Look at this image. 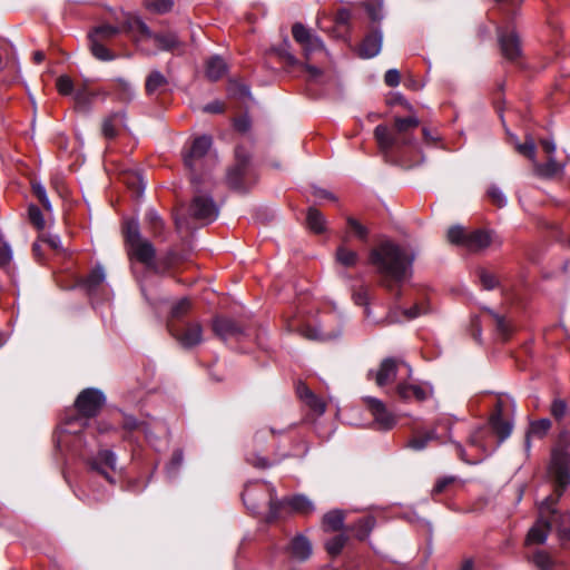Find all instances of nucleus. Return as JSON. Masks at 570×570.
Segmentation results:
<instances>
[{"label": "nucleus", "instance_id": "72a5a7b5", "mask_svg": "<svg viewBox=\"0 0 570 570\" xmlns=\"http://www.w3.org/2000/svg\"><path fill=\"white\" fill-rule=\"evenodd\" d=\"M105 278L106 275L104 268L97 266L82 279L81 285L88 293H94L104 283Z\"/></svg>", "mask_w": 570, "mask_h": 570}, {"label": "nucleus", "instance_id": "3c124183", "mask_svg": "<svg viewBox=\"0 0 570 570\" xmlns=\"http://www.w3.org/2000/svg\"><path fill=\"white\" fill-rule=\"evenodd\" d=\"M488 313L493 318V322L495 324L498 333L503 338H507L509 333H510V325H509V323L505 321V318L503 316L497 314L495 312H493L491 309H488Z\"/></svg>", "mask_w": 570, "mask_h": 570}, {"label": "nucleus", "instance_id": "338daca9", "mask_svg": "<svg viewBox=\"0 0 570 570\" xmlns=\"http://www.w3.org/2000/svg\"><path fill=\"white\" fill-rule=\"evenodd\" d=\"M454 421L452 417L450 416H442L436 422V426H435V431L438 430V428H443L444 430H446L448 432V438L449 440H451V428L453 425Z\"/></svg>", "mask_w": 570, "mask_h": 570}, {"label": "nucleus", "instance_id": "680f3d73", "mask_svg": "<svg viewBox=\"0 0 570 570\" xmlns=\"http://www.w3.org/2000/svg\"><path fill=\"white\" fill-rule=\"evenodd\" d=\"M567 403L563 400L557 399L551 404V414L554 419L561 420L567 414Z\"/></svg>", "mask_w": 570, "mask_h": 570}, {"label": "nucleus", "instance_id": "cd10ccee", "mask_svg": "<svg viewBox=\"0 0 570 570\" xmlns=\"http://www.w3.org/2000/svg\"><path fill=\"white\" fill-rule=\"evenodd\" d=\"M511 141L520 155L527 157L532 164L537 160V146L531 136H527L524 142H519L518 137L511 135Z\"/></svg>", "mask_w": 570, "mask_h": 570}, {"label": "nucleus", "instance_id": "ddd939ff", "mask_svg": "<svg viewBox=\"0 0 570 570\" xmlns=\"http://www.w3.org/2000/svg\"><path fill=\"white\" fill-rule=\"evenodd\" d=\"M396 393L399 397L406 402H423L433 395V387L425 382L409 383L400 382L396 385Z\"/></svg>", "mask_w": 570, "mask_h": 570}, {"label": "nucleus", "instance_id": "0e129e2a", "mask_svg": "<svg viewBox=\"0 0 570 570\" xmlns=\"http://www.w3.org/2000/svg\"><path fill=\"white\" fill-rule=\"evenodd\" d=\"M384 81L389 87H396L401 81V76L399 70L390 69L385 72Z\"/></svg>", "mask_w": 570, "mask_h": 570}, {"label": "nucleus", "instance_id": "8fccbe9b", "mask_svg": "<svg viewBox=\"0 0 570 570\" xmlns=\"http://www.w3.org/2000/svg\"><path fill=\"white\" fill-rule=\"evenodd\" d=\"M430 312V306L424 303V302H421V303H416L413 307L411 308H407V309H403V315H404V318L410 321V320H413V318H416L421 315H425Z\"/></svg>", "mask_w": 570, "mask_h": 570}, {"label": "nucleus", "instance_id": "5fc2aeb1", "mask_svg": "<svg viewBox=\"0 0 570 570\" xmlns=\"http://www.w3.org/2000/svg\"><path fill=\"white\" fill-rule=\"evenodd\" d=\"M316 414L322 415L326 411V403L314 393L304 402Z\"/></svg>", "mask_w": 570, "mask_h": 570}, {"label": "nucleus", "instance_id": "9d476101", "mask_svg": "<svg viewBox=\"0 0 570 570\" xmlns=\"http://www.w3.org/2000/svg\"><path fill=\"white\" fill-rule=\"evenodd\" d=\"M401 367L405 368L406 376L411 374V367L407 366L404 362L389 357L382 361L376 372L371 371L368 376H374L375 383L379 386H384L392 383L396 379V373L401 370Z\"/></svg>", "mask_w": 570, "mask_h": 570}, {"label": "nucleus", "instance_id": "9b49d317", "mask_svg": "<svg viewBox=\"0 0 570 570\" xmlns=\"http://www.w3.org/2000/svg\"><path fill=\"white\" fill-rule=\"evenodd\" d=\"M91 471L104 476L108 482L115 483L114 473L117 470L116 454L110 450H101L88 461Z\"/></svg>", "mask_w": 570, "mask_h": 570}, {"label": "nucleus", "instance_id": "4c0bfd02", "mask_svg": "<svg viewBox=\"0 0 570 570\" xmlns=\"http://www.w3.org/2000/svg\"><path fill=\"white\" fill-rule=\"evenodd\" d=\"M121 32V28L115 27L111 24H101L94 28L89 36L95 37L96 39H100L101 42H108L112 38H115L118 33Z\"/></svg>", "mask_w": 570, "mask_h": 570}, {"label": "nucleus", "instance_id": "f03ea898", "mask_svg": "<svg viewBox=\"0 0 570 570\" xmlns=\"http://www.w3.org/2000/svg\"><path fill=\"white\" fill-rule=\"evenodd\" d=\"M124 236L129 257L142 263L153 272L164 273L174 266L176 258L173 252L156 262V249L148 239L141 236L137 220L126 222Z\"/></svg>", "mask_w": 570, "mask_h": 570}, {"label": "nucleus", "instance_id": "5701e85b", "mask_svg": "<svg viewBox=\"0 0 570 570\" xmlns=\"http://www.w3.org/2000/svg\"><path fill=\"white\" fill-rule=\"evenodd\" d=\"M492 243V235L490 232L476 229L470 232L465 238V247L470 252H480L485 249Z\"/></svg>", "mask_w": 570, "mask_h": 570}, {"label": "nucleus", "instance_id": "e2e57ef3", "mask_svg": "<svg viewBox=\"0 0 570 570\" xmlns=\"http://www.w3.org/2000/svg\"><path fill=\"white\" fill-rule=\"evenodd\" d=\"M454 482V476H443L439 479L432 490V494L438 495L444 493L448 490V488L452 485Z\"/></svg>", "mask_w": 570, "mask_h": 570}, {"label": "nucleus", "instance_id": "4d7b16f0", "mask_svg": "<svg viewBox=\"0 0 570 570\" xmlns=\"http://www.w3.org/2000/svg\"><path fill=\"white\" fill-rule=\"evenodd\" d=\"M32 191L36 195V197L38 198V200L41 203V205L45 207V209L51 210V204L47 196V191L40 183L32 184Z\"/></svg>", "mask_w": 570, "mask_h": 570}, {"label": "nucleus", "instance_id": "2eb2a0df", "mask_svg": "<svg viewBox=\"0 0 570 570\" xmlns=\"http://www.w3.org/2000/svg\"><path fill=\"white\" fill-rule=\"evenodd\" d=\"M190 214L194 218L204 223H212L218 216V207L212 197L196 196L190 205Z\"/></svg>", "mask_w": 570, "mask_h": 570}, {"label": "nucleus", "instance_id": "ea45409f", "mask_svg": "<svg viewBox=\"0 0 570 570\" xmlns=\"http://www.w3.org/2000/svg\"><path fill=\"white\" fill-rule=\"evenodd\" d=\"M335 256L337 263L345 267H353L356 265L358 261V254L355 250L346 247L345 245H341L337 247Z\"/></svg>", "mask_w": 570, "mask_h": 570}, {"label": "nucleus", "instance_id": "2f4dec72", "mask_svg": "<svg viewBox=\"0 0 570 570\" xmlns=\"http://www.w3.org/2000/svg\"><path fill=\"white\" fill-rule=\"evenodd\" d=\"M344 513L341 510H333L323 517V530L325 532H335L343 529Z\"/></svg>", "mask_w": 570, "mask_h": 570}, {"label": "nucleus", "instance_id": "dca6fc26", "mask_svg": "<svg viewBox=\"0 0 570 570\" xmlns=\"http://www.w3.org/2000/svg\"><path fill=\"white\" fill-rule=\"evenodd\" d=\"M286 327L289 332H297L303 337L313 341H328L340 335V333L324 331L309 324H297L295 320L287 321Z\"/></svg>", "mask_w": 570, "mask_h": 570}, {"label": "nucleus", "instance_id": "f3484780", "mask_svg": "<svg viewBox=\"0 0 570 570\" xmlns=\"http://www.w3.org/2000/svg\"><path fill=\"white\" fill-rule=\"evenodd\" d=\"M121 31H125L132 36L134 40L137 43H140L145 40H150L154 36V32L149 29V27L136 16H128L122 23Z\"/></svg>", "mask_w": 570, "mask_h": 570}, {"label": "nucleus", "instance_id": "e433bc0d", "mask_svg": "<svg viewBox=\"0 0 570 570\" xmlns=\"http://www.w3.org/2000/svg\"><path fill=\"white\" fill-rule=\"evenodd\" d=\"M489 428L480 426L475 429L469 438V444L480 449L482 452L487 453L489 446Z\"/></svg>", "mask_w": 570, "mask_h": 570}, {"label": "nucleus", "instance_id": "412c9836", "mask_svg": "<svg viewBox=\"0 0 570 570\" xmlns=\"http://www.w3.org/2000/svg\"><path fill=\"white\" fill-rule=\"evenodd\" d=\"M382 48V33L374 30L365 36L360 48L358 55L362 58H373L381 51Z\"/></svg>", "mask_w": 570, "mask_h": 570}, {"label": "nucleus", "instance_id": "c03bdc74", "mask_svg": "<svg viewBox=\"0 0 570 570\" xmlns=\"http://www.w3.org/2000/svg\"><path fill=\"white\" fill-rule=\"evenodd\" d=\"M191 303L188 298H181L173 307L170 312V318L168 322L178 321L185 322L183 317L190 311Z\"/></svg>", "mask_w": 570, "mask_h": 570}, {"label": "nucleus", "instance_id": "a19ab883", "mask_svg": "<svg viewBox=\"0 0 570 570\" xmlns=\"http://www.w3.org/2000/svg\"><path fill=\"white\" fill-rule=\"evenodd\" d=\"M307 227L314 233H322L325 229V217L316 208H309L306 216Z\"/></svg>", "mask_w": 570, "mask_h": 570}, {"label": "nucleus", "instance_id": "79ce46f5", "mask_svg": "<svg viewBox=\"0 0 570 570\" xmlns=\"http://www.w3.org/2000/svg\"><path fill=\"white\" fill-rule=\"evenodd\" d=\"M347 540H348V538L344 533H341V534H337V535L331 538L325 543V549H326L327 553L331 557L338 556L342 552V550L344 549Z\"/></svg>", "mask_w": 570, "mask_h": 570}, {"label": "nucleus", "instance_id": "6e6552de", "mask_svg": "<svg viewBox=\"0 0 570 570\" xmlns=\"http://www.w3.org/2000/svg\"><path fill=\"white\" fill-rule=\"evenodd\" d=\"M105 395L96 389H86L77 397L75 405L81 415L75 419V422H81L83 419L96 416L105 404Z\"/></svg>", "mask_w": 570, "mask_h": 570}, {"label": "nucleus", "instance_id": "7ed1b4c3", "mask_svg": "<svg viewBox=\"0 0 570 570\" xmlns=\"http://www.w3.org/2000/svg\"><path fill=\"white\" fill-rule=\"evenodd\" d=\"M370 259L381 274L396 283L403 282L411 274L413 256L393 243H382L372 250Z\"/></svg>", "mask_w": 570, "mask_h": 570}, {"label": "nucleus", "instance_id": "6e6d98bb", "mask_svg": "<svg viewBox=\"0 0 570 570\" xmlns=\"http://www.w3.org/2000/svg\"><path fill=\"white\" fill-rule=\"evenodd\" d=\"M57 90L62 96H69L73 91V82L68 76H60L56 82Z\"/></svg>", "mask_w": 570, "mask_h": 570}, {"label": "nucleus", "instance_id": "37998d69", "mask_svg": "<svg viewBox=\"0 0 570 570\" xmlns=\"http://www.w3.org/2000/svg\"><path fill=\"white\" fill-rule=\"evenodd\" d=\"M436 439H439L438 432L435 430H432L424 434L413 436L409 441L407 446L413 450L420 451V450H423L430 441L436 440Z\"/></svg>", "mask_w": 570, "mask_h": 570}, {"label": "nucleus", "instance_id": "aec40b11", "mask_svg": "<svg viewBox=\"0 0 570 570\" xmlns=\"http://www.w3.org/2000/svg\"><path fill=\"white\" fill-rule=\"evenodd\" d=\"M312 551L311 541L303 534L295 535L287 547L289 556L301 562L306 561L312 556Z\"/></svg>", "mask_w": 570, "mask_h": 570}, {"label": "nucleus", "instance_id": "c756f323", "mask_svg": "<svg viewBox=\"0 0 570 570\" xmlns=\"http://www.w3.org/2000/svg\"><path fill=\"white\" fill-rule=\"evenodd\" d=\"M374 525H375L374 517L365 515L363 518H360L352 527L348 528V530L354 532V535L358 540H365L366 538H368Z\"/></svg>", "mask_w": 570, "mask_h": 570}, {"label": "nucleus", "instance_id": "58836bf2", "mask_svg": "<svg viewBox=\"0 0 570 570\" xmlns=\"http://www.w3.org/2000/svg\"><path fill=\"white\" fill-rule=\"evenodd\" d=\"M168 81L166 77L158 70L151 71L146 79V91L148 95H154L165 86Z\"/></svg>", "mask_w": 570, "mask_h": 570}, {"label": "nucleus", "instance_id": "423d86ee", "mask_svg": "<svg viewBox=\"0 0 570 570\" xmlns=\"http://www.w3.org/2000/svg\"><path fill=\"white\" fill-rule=\"evenodd\" d=\"M243 502L248 510L256 513L262 505L268 504L267 522L275 521L282 509V502L277 500L274 487L266 483L247 485L243 492Z\"/></svg>", "mask_w": 570, "mask_h": 570}, {"label": "nucleus", "instance_id": "13d9d810", "mask_svg": "<svg viewBox=\"0 0 570 570\" xmlns=\"http://www.w3.org/2000/svg\"><path fill=\"white\" fill-rule=\"evenodd\" d=\"M146 218L150 225V228L155 236L159 235L164 228V223L159 215L155 210H149L146 214Z\"/></svg>", "mask_w": 570, "mask_h": 570}, {"label": "nucleus", "instance_id": "473e14b6", "mask_svg": "<svg viewBox=\"0 0 570 570\" xmlns=\"http://www.w3.org/2000/svg\"><path fill=\"white\" fill-rule=\"evenodd\" d=\"M528 560L539 570H550L554 566V560L551 554L541 549H535L528 556Z\"/></svg>", "mask_w": 570, "mask_h": 570}, {"label": "nucleus", "instance_id": "69168bd1", "mask_svg": "<svg viewBox=\"0 0 570 570\" xmlns=\"http://www.w3.org/2000/svg\"><path fill=\"white\" fill-rule=\"evenodd\" d=\"M246 461L249 464H252L253 466L259 468V469H266V468H269L272 465L266 458H263V456H259V455H256V454L248 455L246 458Z\"/></svg>", "mask_w": 570, "mask_h": 570}, {"label": "nucleus", "instance_id": "49530a36", "mask_svg": "<svg viewBox=\"0 0 570 570\" xmlns=\"http://www.w3.org/2000/svg\"><path fill=\"white\" fill-rule=\"evenodd\" d=\"M469 233L465 232V229L461 226H452L448 230V240L451 244L461 245L465 247V238L468 237Z\"/></svg>", "mask_w": 570, "mask_h": 570}, {"label": "nucleus", "instance_id": "39448f33", "mask_svg": "<svg viewBox=\"0 0 570 570\" xmlns=\"http://www.w3.org/2000/svg\"><path fill=\"white\" fill-rule=\"evenodd\" d=\"M549 473L556 485V497L546 498L540 505L541 512L551 511L564 489L570 484V453L563 449H556L552 452Z\"/></svg>", "mask_w": 570, "mask_h": 570}, {"label": "nucleus", "instance_id": "bf43d9fd", "mask_svg": "<svg viewBox=\"0 0 570 570\" xmlns=\"http://www.w3.org/2000/svg\"><path fill=\"white\" fill-rule=\"evenodd\" d=\"M228 92L233 96H237L239 98H245L250 96L249 87L245 83L238 81H230L228 86Z\"/></svg>", "mask_w": 570, "mask_h": 570}, {"label": "nucleus", "instance_id": "7c9ffc66", "mask_svg": "<svg viewBox=\"0 0 570 570\" xmlns=\"http://www.w3.org/2000/svg\"><path fill=\"white\" fill-rule=\"evenodd\" d=\"M551 429V421L549 419H540L530 423L527 432V446H530V439H542Z\"/></svg>", "mask_w": 570, "mask_h": 570}, {"label": "nucleus", "instance_id": "f257e3e1", "mask_svg": "<svg viewBox=\"0 0 570 570\" xmlns=\"http://www.w3.org/2000/svg\"><path fill=\"white\" fill-rule=\"evenodd\" d=\"M292 35L294 40L301 46L303 56L305 59L304 63H301L294 55H292L288 50L287 41L283 47L277 49H272L271 52L277 55L284 63L294 67L302 66L308 72L311 79H317L323 75V70L313 65L312 60L316 57L327 58L328 53L326 48L322 41V39L312 33L311 30L305 28L302 23H294L292 27Z\"/></svg>", "mask_w": 570, "mask_h": 570}, {"label": "nucleus", "instance_id": "a878e982", "mask_svg": "<svg viewBox=\"0 0 570 570\" xmlns=\"http://www.w3.org/2000/svg\"><path fill=\"white\" fill-rule=\"evenodd\" d=\"M213 330L219 337L227 340L240 333L239 326L230 318L219 317L213 323Z\"/></svg>", "mask_w": 570, "mask_h": 570}, {"label": "nucleus", "instance_id": "a18cd8bd", "mask_svg": "<svg viewBox=\"0 0 570 570\" xmlns=\"http://www.w3.org/2000/svg\"><path fill=\"white\" fill-rule=\"evenodd\" d=\"M144 4L147 10L163 14L171 10L174 2L173 0H144Z\"/></svg>", "mask_w": 570, "mask_h": 570}, {"label": "nucleus", "instance_id": "774afa93", "mask_svg": "<svg viewBox=\"0 0 570 570\" xmlns=\"http://www.w3.org/2000/svg\"><path fill=\"white\" fill-rule=\"evenodd\" d=\"M94 94L89 92L86 87L78 88L75 92V100L77 102H89Z\"/></svg>", "mask_w": 570, "mask_h": 570}, {"label": "nucleus", "instance_id": "4468645a", "mask_svg": "<svg viewBox=\"0 0 570 570\" xmlns=\"http://www.w3.org/2000/svg\"><path fill=\"white\" fill-rule=\"evenodd\" d=\"M364 401L374 417V422L380 430H391L395 423L396 417L393 413H391L385 404L379 399L366 396Z\"/></svg>", "mask_w": 570, "mask_h": 570}, {"label": "nucleus", "instance_id": "6ab92c4d", "mask_svg": "<svg viewBox=\"0 0 570 570\" xmlns=\"http://www.w3.org/2000/svg\"><path fill=\"white\" fill-rule=\"evenodd\" d=\"M490 428L493 433L498 436L497 448L507 440L512 432V422L508 419L502 417L501 413V404L498 403L497 412L493 413L490 417Z\"/></svg>", "mask_w": 570, "mask_h": 570}, {"label": "nucleus", "instance_id": "b1692460", "mask_svg": "<svg viewBox=\"0 0 570 570\" xmlns=\"http://www.w3.org/2000/svg\"><path fill=\"white\" fill-rule=\"evenodd\" d=\"M550 523L549 521L540 518L534 525L529 530L527 538H525V544L528 547L532 544H542L546 542L549 532H550Z\"/></svg>", "mask_w": 570, "mask_h": 570}, {"label": "nucleus", "instance_id": "052dcab7", "mask_svg": "<svg viewBox=\"0 0 570 570\" xmlns=\"http://www.w3.org/2000/svg\"><path fill=\"white\" fill-rule=\"evenodd\" d=\"M183 461H184V454H183V451L181 450H176L173 455H171V459L170 461L168 462L167 466H166V470L168 472V474H175L178 469L183 464Z\"/></svg>", "mask_w": 570, "mask_h": 570}, {"label": "nucleus", "instance_id": "c9c22d12", "mask_svg": "<svg viewBox=\"0 0 570 570\" xmlns=\"http://www.w3.org/2000/svg\"><path fill=\"white\" fill-rule=\"evenodd\" d=\"M151 40L160 50L171 51L176 49L180 42L175 33H154Z\"/></svg>", "mask_w": 570, "mask_h": 570}, {"label": "nucleus", "instance_id": "4be33fe9", "mask_svg": "<svg viewBox=\"0 0 570 570\" xmlns=\"http://www.w3.org/2000/svg\"><path fill=\"white\" fill-rule=\"evenodd\" d=\"M566 165L556 160L554 156H549L547 163H533V171L538 177L551 179L563 174Z\"/></svg>", "mask_w": 570, "mask_h": 570}, {"label": "nucleus", "instance_id": "bb28decb", "mask_svg": "<svg viewBox=\"0 0 570 570\" xmlns=\"http://www.w3.org/2000/svg\"><path fill=\"white\" fill-rule=\"evenodd\" d=\"M226 72L227 65L222 57L213 56L206 61L205 73L209 80L216 81L220 79Z\"/></svg>", "mask_w": 570, "mask_h": 570}, {"label": "nucleus", "instance_id": "09e8293b", "mask_svg": "<svg viewBox=\"0 0 570 570\" xmlns=\"http://www.w3.org/2000/svg\"><path fill=\"white\" fill-rule=\"evenodd\" d=\"M28 217L30 223L37 228V229H43L46 222L43 218V215L40 210V208L36 205H29L28 207Z\"/></svg>", "mask_w": 570, "mask_h": 570}, {"label": "nucleus", "instance_id": "a211bd4d", "mask_svg": "<svg viewBox=\"0 0 570 570\" xmlns=\"http://www.w3.org/2000/svg\"><path fill=\"white\" fill-rule=\"evenodd\" d=\"M236 164L227 173L228 185L237 190L243 188L242 178L246 173V166L248 157L243 153L242 147H237L235 150Z\"/></svg>", "mask_w": 570, "mask_h": 570}, {"label": "nucleus", "instance_id": "393cba45", "mask_svg": "<svg viewBox=\"0 0 570 570\" xmlns=\"http://www.w3.org/2000/svg\"><path fill=\"white\" fill-rule=\"evenodd\" d=\"M282 502V508L287 505L292 511L301 514H309L314 511L313 502L303 494H297L285 499Z\"/></svg>", "mask_w": 570, "mask_h": 570}, {"label": "nucleus", "instance_id": "20e7f679", "mask_svg": "<svg viewBox=\"0 0 570 570\" xmlns=\"http://www.w3.org/2000/svg\"><path fill=\"white\" fill-rule=\"evenodd\" d=\"M420 121L416 117L406 118L396 117L394 120V130H390L385 125H377L374 129V138L377 142L380 153L385 159H389L394 151L411 142L410 131L417 128Z\"/></svg>", "mask_w": 570, "mask_h": 570}, {"label": "nucleus", "instance_id": "1a4fd4ad", "mask_svg": "<svg viewBox=\"0 0 570 570\" xmlns=\"http://www.w3.org/2000/svg\"><path fill=\"white\" fill-rule=\"evenodd\" d=\"M498 42L502 57L511 62H517L522 55V48L515 30L511 27L498 28Z\"/></svg>", "mask_w": 570, "mask_h": 570}, {"label": "nucleus", "instance_id": "de8ad7c7", "mask_svg": "<svg viewBox=\"0 0 570 570\" xmlns=\"http://www.w3.org/2000/svg\"><path fill=\"white\" fill-rule=\"evenodd\" d=\"M478 277L482 287L487 291H491L499 285L497 276L483 268L478 271Z\"/></svg>", "mask_w": 570, "mask_h": 570}, {"label": "nucleus", "instance_id": "f704fd0d", "mask_svg": "<svg viewBox=\"0 0 570 570\" xmlns=\"http://www.w3.org/2000/svg\"><path fill=\"white\" fill-rule=\"evenodd\" d=\"M124 120V115L112 114L102 121V135L107 139H114L118 135V127Z\"/></svg>", "mask_w": 570, "mask_h": 570}, {"label": "nucleus", "instance_id": "603ef678", "mask_svg": "<svg viewBox=\"0 0 570 570\" xmlns=\"http://www.w3.org/2000/svg\"><path fill=\"white\" fill-rule=\"evenodd\" d=\"M347 225L358 239L363 242L367 239L368 230L358 220L353 217H347Z\"/></svg>", "mask_w": 570, "mask_h": 570}, {"label": "nucleus", "instance_id": "f8f14e48", "mask_svg": "<svg viewBox=\"0 0 570 570\" xmlns=\"http://www.w3.org/2000/svg\"><path fill=\"white\" fill-rule=\"evenodd\" d=\"M212 147V138L209 136H200L196 138L188 153L185 154V165L194 173L202 169L203 159Z\"/></svg>", "mask_w": 570, "mask_h": 570}, {"label": "nucleus", "instance_id": "864d4df0", "mask_svg": "<svg viewBox=\"0 0 570 570\" xmlns=\"http://www.w3.org/2000/svg\"><path fill=\"white\" fill-rule=\"evenodd\" d=\"M488 196L491 199L492 204H494L495 206H498L500 208H502L507 205V197L504 196L502 190L494 185L489 187Z\"/></svg>", "mask_w": 570, "mask_h": 570}, {"label": "nucleus", "instance_id": "0eeeda50", "mask_svg": "<svg viewBox=\"0 0 570 570\" xmlns=\"http://www.w3.org/2000/svg\"><path fill=\"white\" fill-rule=\"evenodd\" d=\"M171 336L184 347L191 348L203 341V327L198 322L171 321L167 324Z\"/></svg>", "mask_w": 570, "mask_h": 570}, {"label": "nucleus", "instance_id": "c85d7f7f", "mask_svg": "<svg viewBox=\"0 0 570 570\" xmlns=\"http://www.w3.org/2000/svg\"><path fill=\"white\" fill-rule=\"evenodd\" d=\"M88 39L90 51L96 59L100 61H111L116 58V55L107 48V42H101L100 39H96L89 35Z\"/></svg>", "mask_w": 570, "mask_h": 570}]
</instances>
